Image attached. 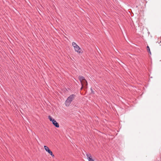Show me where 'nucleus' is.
<instances>
[{"label": "nucleus", "mask_w": 161, "mask_h": 161, "mask_svg": "<svg viewBox=\"0 0 161 161\" xmlns=\"http://www.w3.org/2000/svg\"><path fill=\"white\" fill-rule=\"evenodd\" d=\"M79 78L82 86L83 84L86 85H87V81L85 79L84 77L82 76H79Z\"/></svg>", "instance_id": "nucleus-4"}, {"label": "nucleus", "mask_w": 161, "mask_h": 161, "mask_svg": "<svg viewBox=\"0 0 161 161\" xmlns=\"http://www.w3.org/2000/svg\"><path fill=\"white\" fill-rule=\"evenodd\" d=\"M82 87L81 89H82Z\"/></svg>", "instance_id": "nucleus-8"}, {"label": "nucleus", "mask_w": 161, "mask_h": 161, "mask_svg": "<svg viewBox=\"0 0 161 161\" xmlns=\"http://www.w3.org/2000/svg\"><path fill=\"white\" fill-rule=\"evenodd\" d=\"M48 118L52 122L53 124L57 128L59 127V125L57 122L53 118L50 116H48Z\"/></svg>", "instance_id": "nucleus-3"}, {"label": "nucleus", "mask_w": 161, "mask_h": 161, "mask_svg": "<svg viewBox=\"0 0 161 161\" xmlns=\"http://www.w3.org/2000/svg\"><path fill=\"white\" fill-rule=\"evenodd\" d=\"M160 42H161V41H160Z\"/></svg>", "instance_id": "nucleus-9"}, {"label": "nucleus", "mask_w": 161, "mask_h": 161, "mask_svg": "<svg viewBox=\"0 0 161 161\" xmlns=\"http://www.w3.org/2000/svg\"><path fill=\"white\" fill-rule=\"evenodd\" d=\"M72 45L74 47L75 51L78 53H81V49L80 47L74 42L72 43Z\"/></svg>", "instance_id": "nucleus-2"}, {"label": "nucleus", "mask_w": 161, "mask_h": 161, "mask_svg": "<svg viewBox=\"0 0 161 161\" xmlns=\"http://www.w3.org/2000/svg\"><path fill=\"white\" fill-rule=\"evenodd\" d=\"M147 50L148 52L150 54H151V52L150 51V49L149 47L148 46H147Z\"/></svg>", "instance_id": "nucleus-7"}, {"label": "nucleus", "mask_w": 161, "mask_h": 161, "mask_svg": "<svg viewBox=\"0 0 161 161\" xmlns=\"http://www.w3.org/2000/svg\"><path fill=\"white\" fill-rule=\"evenodd\" d=\"M75 95L74 94L70 95L67 99L65 101V104L66 106H69L71 102L74 99Z\"/></svg>", "instance_id": "nucleus-1"}, {"label": "nucleus", "mask_w": 161, "mask_h": 161, "mask_svg": "<svg viewBox=\"0 0 161 161\" xmlns=\"http://www.w3.org/2000/svg\"><path fill=\"white\" fill-rule=\"evenodd\" d=\"M86 156H87V158L89 161H94V159L92 158L90 153L86 154Z\"/></svg>", "instance_id": "nucleus-6"}, {"label": "nucleus", "mask_w": 161, "mask_h": 161, "mask_svg": "<svg viewBox=\"0 0 161 161\" xmlns=\"http://www.w3.org/2000/svg\"><path fill=\"white\" fill-rule=\"evenodd\" d=\"M44 148L45 150L52 157H54V155L53 154L52 152L49 149V148L47 146H44Z\"/></svg>", "instance_id": "nucleus-5"}]
</instances>
